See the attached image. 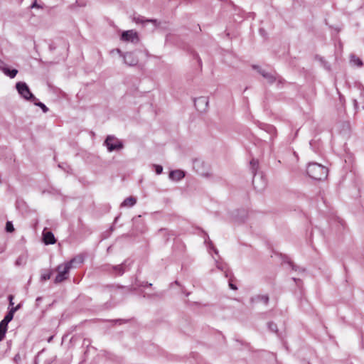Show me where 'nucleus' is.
<instances>
[{"instance_id":"c756f323","label":"nucleus","mask_w":364,"mask_h":364,"mask_svg":"<svg viewBox=\"0 0 364 364\" xmlns=\"http://www.w3.org/2000/svg\"><path fill=\"white\" fill-rule=\"evenodd\" d=\"M31 9H42L43 6L40 4H38L36 1V0H35L33 4L31 5L30 6Z\"/></svg>"},{"instance_id":"1a4fd4ad","label":"nucleus","mask_w":364,"mask_h":364,"mask_svg":"<svg viewBox=\"0 0 364 364\" xmlns=\"http://www.w3.org/2000/svg\"><path fill=\"white\" fill-rule=\"evenodd\" d=\"M248 216V212L245 209L237 210L232 213V217L234 222L244 223Z\"/></svg>"},{"instance_id":"393cba45","label":"nucleus","mask_w":364,"mask_h":364,"mask_svg":"<svg viewBox=\"0 0 364 364\" xmlns=\"http://www.w3.org/2000/svg\"><path fill=\"white\" fill-rule=\"evenodd\" d=\"M268 328H269V329L271 331L274 332V333H277V331H278L277 326L274 322H269L268 323Z\"/></svg>"},{"instance_id":"f3484780","label":"nucleus","mask_w":364,"mask_h":364,"mask_svg":"<svg viewBox=\"0 0 364 364\" xmlns=\"http://www.w3.org/2000/svg\"><path fill=\"white\" fill-rule=\"evenodd\" d=\"M127 267V265L126 262L122 263L119 265L113 266L112 267L113 273L115 274L116 275L121 276L126 271Z\"/></svg>"},{"instance_id":"423d86ee","label":"nucleus","mask_w":364,"mask_h":364,"mask_svg":"<svg viewBox=\"0 0 364 364\" xmlns=\"http://www.w3.org/2000/svg\"><path fill=\"white\" fill-rule=\"evenodd\" d=\"M70 269V264L67 262L59 264L56 268L58 274L55 278V283L58 284L67 279Z\"/></svg>"},{"instance_id":"a211bd4d","label":"nucleus","mask_w":364,"mask_h":364,"mask_svg":"<svg viewBox=\"0 0 364 364\" xmlns=\"http://www.w3.org/2000/svg\"><path fill=\"white\" fill-rule=\"evenodd\" d=\"M14 315V311L9 310V312L4 316V319L0 322V325H1V326L4 328H7L8 323L13 319Z\"/></svg>"},{"instance_id":"7ed1b4c3","label":"nucleus","mask_w":364,"mask_h":364,"mask_svg":"<svg viewBox=\"0 0 364 364\" xmlns=\"http://www.w3.org/2000/svg\"><path fill=\"white\" fill-rule=\"evenodd\" d=\"M16 88L19 95L26 100L34 102L37 101L36 97L32 94L28 86L24 82H18L16 84Z\"/></svg>"},{"instance_id":"cd10ccee","label":"nucleus","mask_w":364,"mask_h":364,"mask_svg":"<svg viewBox=\"0 0 364 364\" xmlns=\"http://www.w3.org/2000/svg\"><path fill=\"white\" fill-rule=\"evenodd\" d=\"M154 167L156 174H161L163 171V167L161 165L154 164Z\"/></svg>"},{"instance_id":"c03bdc74","label":"nucleus","mask_w":364,"mask_h":364,"mask_svg":"<svg viewBox=\"0 0 364 364\" xmlns=\"http://www.w3.org/2000/svg\"><path fill=\"white\" fill-rule=\"evenodd\" d=\"M59 167H60V168H63V166H62V165H60V164L59 165Z\"/></svg>"},{"instance_id":"f257e3e1","label":"nucleus","mask_w":364,"mask_h":364,"mask_svg":"<svg viewBox=\"0 0 364 364\" xmlns=\"http://www.w3.org/2000/svg\"><path fill=\"white\" fill-rule=\"evenodd\" d=\"M258 168V161L256 159H252L250 161V169L253 174L252 184L255 190L261 192L267 186V181L262 173H257Z\"/></svg>"},{"instance_id":"b1692460","label":"nucleus","mask_w":364,"mask_h":364,"mask_svg":"<svg viewBox=\"0 0 364 364\" xmlns=\"http://www.w3.org/2000/svg\"><path fill=\"white\" fill-rule=\"evenodd\" d=\"M6 230L8 232H12L14 231V228L12 222H11V221H7L6 222Z\"/></svg>"},{"instance_id":"0eeeda50","label":"nucleus","mask_w":364,"mask_h":364,"mask_svg":"<svg viewBox=\"0 0 364 364\" xmlns=\"http://www.w3.org/2000/svg\"><path fill=\"white\" fill-rule=\"evenodd\" d=\"M193 168L199 175L203 177H208L210 175L208 166L200 160L193 161Z\"/></svg>"},{"instance_id":"72a5a7b5","label":"nucleus","mask_w":364,"mask_h":364,"mask_svg":"<svg viewBox=\"0 0 364 364\" xmlns=\"http://www.w3.org/2000/svg\"><path fill=\"white\" fill-rule=\"evenodd\" d=\"M114 51H116L117 53H119L121 56L123 57L124 54H122V51L119 49L117 48L115 50H113L112 52H114Z\"/></svg>"},{"instance_id":"39448f33","label":"nucleus","mask_w":364,"mask_h":364,"mask_svg":"<svg viewBox=\"0 0 364 364\" xmlns=\"http://www.w3.org/2000/svg\"><path fill=\"white\" fill-rule=\"evenodd\" d=\"M252 68L253 69L256 70L264 78H265L269 83L272 84L276 81H277L279 83H282V79L277 74L274 73H269L257 65H253Z\"/></svg>"},{"instance_id":"37998d69","label":"nucleus","mask_w":364,"mask_h":364,"mask_svg":"<svg viewBox=\"0 0 364 364\" xmlns=\"http://www.w3.org/2000/svg\"><path fill=\"white\" fill-rule=\"evenodd\" d=\"M52 341V337L48 339V341Z\"/></svg>"},{"instance_id":"e433bc0d","label":"nucleus","mask_w":364,"mask_h":364,"mask_svg":"<svg viewBox=\"0 0 364 364\" xmlns=\"http://www.w3.org/2000/svg\"><path fill=\"white\" fill-rule=\"evenodd\" d=\"M217 267L220 269H221L222 271L223 270V268L222 267H220L219 264L217 265Z\"/></svg>"},{"instance_id":"4be33fe9","label":"nucleus","mask_w":364,"mask_h":364,"mask_svg":"<svg viewBox=\"0 0 364 364\" xmlns=\"http://www.w3.org/2000/svg\"><path fill=\"white\" fill-rule=\"evenodd\" d=\"M257 299L259 301H262V302H263L265 304H268L269 299L268 295H267V294L259 295V296H257Z\"/></svg>"},{"instance_id":"6e6552de","label":"nucleus","mask_w":364,"mask_h":364,"mask_svg":"<svg viewBox=\"0 0 364 364\" xmlns=\"http://www.w3.org/2000/svg\"><path fill=\"white\" fill-rule=\"evenodd\" d=\"M121 40L132 43H137L139 41L138 34L133 30L126 31L122 33Z\"/></svg>"},{"instance_id":"ddd939ff","label":"nucleus","mask_w":364,"mask_h":364,"mask_svg":"<svg viewBox=\"0 0 364 364\" xmlns=\"http://www.w3.org/2000/svg\"><path fill=\"white\" fill-rule=\"evenodd\" d=\"M43 240L46 245H53L56 242L54 235L50 231L43 232Z\"/></svg>"},{"instance_id":"473e14b6","label":"nucleus","mask_w":364,"mask_h":364,"mask_svg":"<svg viewBox=\"0 0 364 364\" xmlns=\"http://www.w3.org/2000/svg\"><path fill=\"white\" fill-rule=\"evenodd\" d=\"M13 298H14V296H13L12 295H9V305H10V306H13V305H14V303H13Z\"/></svg>"},{"instance_id":"ea45409f","label":"nucleus","mask_w":364,"mask_h":364,"mask_svg":"<svg viewBox=\"0 0 364 364\" xmlns=\"http://www.w3.org/2000/svg\"><path fill=\"white\" fill-rule=\"evenodd\" d=\"M146 286H151V284H148V282H146Z\"/></svg>"},{"instance_id":"58836bf2","label":"nucleus","mask_w":364,"mask_h":364,"mask_svg":"<svg viewBox=\"0 0 364 364\" xmlns=\"http://www.w3.org/2000/svg\"><path fill=\"white\" fill-rule=\"evenodd\" d=\"M289 264L292 267V269H294V265L291 262H289Z\"/></svg>"},{"instance_id":"f8f14e48","label":"nucleus","mask_w":364,"mask_h":364,"mask_svg":"<svg viewBox=\"0 0 364 364\" xmlns=\"http://www.w3.org/2000/svg\"><path fill=\"white\" fill-rule=\"evenodd\" d=\"M107 287L111 289L112 291L113 290V291H120L122 294H127V293L131 292L132 291H133L134 289L131 286L125 287V286H120V285H115V284L108 286Z\"/></svg>"},{"instance_id":"bb28decb","label":"nucleus","mask_w":364,"mask_h":364,"mask_svg":"<svg viewBox=\"0 0 364 364\" xmlns=\"http://www.w3.org/2000/svg\"><path fill=\"white\" fill-rule=\"evenodd\" d=\"M6 328H4L0 325V341H2L6 333Z\"/></svg>"},{"instance_id":"20e7f679","label":"nucleus","mask_w":364,"mask_h":364,"mask_svg":"<svg viewBox=\"0 0 364 364\" xmlns=\"http://www.w3.org/2000/svg\"><path fill=\"white\" fill-rule=\"evenodd\" d=\"M108 151H119L124 147L123 143L118 138L113 135H108L104 141Z\"/></svg>"},{"instance_id":"9b49d317","label":"nucleus","mask_w":364,"mask_h":364,"mask_svg":"<svg viewBox=\"0 0 364 364\" xmlns=\"http://www.w3.org/2000/svg\"><path fill=\"white\" fill-rule=\"evenodd\" d=\"M123 58L124 63L129 66L136 65L139 62L138 58L132 52L125 53L123 55Z\"/></svg>"},{"instance_id":"2eb2a0df","label":"nucleus","mask_w":364,"mask_h":364,"mask_svg":"<svg viewBox=\"0 0 364 364\" xmlns=\"http://www.w3.org/2000/svg\"><path fill=\"white\" fill-rule=\"evenodd\" d=\"M185 176V173L181 170H174L169 173V178L173 181H180Z\"/></svg>"},{"instance_id":"a878e982","label":"nucleus","mask_w":364,"mask_h":364,"mask_svg":"<svg viewBox=\"0 0 364 364\" xmlns=\"http://www.w3.org/2000/svg\"><path fill=\"white\" fill-rule=\"evenodd\" d=\"M51 277V272H48L47 273H44L41 274V279L43 281H46L50 279Z\"/></svg>"},{"instance_id":"f704fd0d","label":"nucleus","mask_w":364,"mask_h":364,"mask_svg":"<svg viewBox=\"0 0 364 364\" xmlns=\"http://www.w3.org/2000/svg\"><path fill=\"white\" fill-rule=\"evenodd\" d=\"M49 48H50V50H53L55 49V47L53 45H50L49 46Z\"/></svg>"},{"instance_id":"79ce46f5","label":"nucleus","mask_w":364,"mask_h":364,"mask_svg":"<svg viewBox=\"0 0 364 364\" xmlns=\"http://www.w3.org/2000/svg\"><path fill=\"white\" fill-rule=\"evenodd\" d=\"M118 219V217L115 218L114 222H116Z\"/></svg>"},{"instance_id":"aec40b11","label":"nucleus","mask_w":364,"mask_h":364,"mask_svg":"<svg viewBox=\"0 0 364 364\" xmlns=\"http://www.w3.org/2000/svg\"><path fill=\"white\" fill-rule=\"evenodd\" d=\"M2 70L6 75L10 77L11 78L15 77V76L18 73V70L16 69H10L9 68H3Z\"/></svg>"},{"instance_id":"c9c22d12","label":"nucleus","mask_w":364,"mask_h":364,"mask_svg":"<svg viewBox=\"0 0 364 364\" xmlns=\"http://www.w3.org/2000/svg\"><path fill=\"white\" fill-rule=\"evenodd\" d=\"M41 299H42L41 297H38V298L36 299V302H39V301H41Z\"/></svg>"},{"instance_id":"7c9ffc66","label":"nucleus","mask_w":364,"mask_h":364,"mask_svg":"<svg viewBox=\"0 0 364 364\" xmlns=\"http://www.w3.org/2000/svg\"><path fill=\"white\" fill-rule=\"evenodd\" d=\"M20 308H21V304H19L15 307L12 306L10 310L13 311L14 313L15 314V312L17 311Z\"/></svg>"},{"instance_id":"dca6fc26","label":"nucleus","mask_w":364,"mask_h":364,"mask_svg":"<svg viewBox=\"0 0 364 364\" xmlns=\"http://www.w3.org/2000/svg\"><path fill=\"white\" fill-rule=\"evenodd\" d=\"M134 21L136 23H141V24H144L147 22H151L154 25L155 27H156L159 25V23H158L156 19H147V18H145L144 16H141L134 17Z\"/></svg>"},{"instance_id":"412c9836","label":"nucleus","mask_w":364,"mask_h":364,"mask_svg":"<svg viewBox=\"0 0 364 364\" xmlns=\"http://www.w3.org/2000/svg\"><path fill=\"white\" fill-rule=\"evenodd\" d=\"M350 63L353 65H356L358 67H360V66L363 65L362 60L359 58L355 56V55H351V57H350Z\"/></svg>"},{"instance_id":"c85d7f7f","label":"nucleus","mask_w":364,"mask_h":364,"mask_svg":"<svg viewBox=\"0 0 364 364\" xmlns=\"http://www.w3.org/2000/svg\"><path fill=\"white\" fill-rule=\"evenodd\" d=\"M205 242H206V243L208 244V247H209V248H211V249H213V250L214 252H215L216 255H218V250L216 248H215V247L213 246V242H212L210 240H208V242H207V241L205 240Z\"/></svg>"},{"instance_id":"4468645a","label":"nucleus","mask_w":364,"mask_h":364,"mask_svg":"<svg viewBox=\"0 0 364 364\" xmlns=\"http://www.w3.org/2000/svg\"><path fill=\"white\" fill-rule=\"evenodd\" d=\"M84 262V257L78 255L68 262V264H70V268H76L78 265H80Z\"/></svg>"},{"instance_id":"a19ab883","label":"nucleus","mask_w":364,"mask_h":364,"mask_svg":"<svg viewBox=\"0 0 364 364\" xmlns=\"http://www.w3.org/2000/svg\"><path fill=\"white\" fill-rule=\"evenodd\" d=\"M225 277H228V272H225Z\"/></svg>"},{"instance_id":"6ab92c4d","label":"nucleus","mask_w":364,"mask_h":364,"mask_svg":"<svg viewBox=\"0 0 364 364\" xmlns=\"http://www.w3.org/2000/svg\"><path fill=\"white\" fill-rule=\"evenodd\" d=\"M136 203V200L135 198L130 196L127 198L121 204L122 207H132Z\"/></svg>"},{"instance_id":"f03ea898","label":"nucleus","mask_w":364,"mask_h":364,"mask_svg":"<svg viewBox=\"0 0 364 364\" xmlns=\"http://www.w3.org/2000/svg\"><path fill=\"white\" fill-rule=\"evenodd\" d=\"M307 174L314 180L321 181L326 179L328 176V168L318 163H309L307 169Z\"/></svg>"},{"instance_id":"5701e85b","label":"nucleus","mask_w":364,"mask_h":364,"mask_svg":"<svg viewBox=\"0 0 364 364\" xmlns=\"http://www.w3.org/2000/svg\"><path fill=\"white\" fill-rule=\"evenodd\" d=\"M33 102L34 103L35 105L41 107L44 113L48 112V108L43 102H36V101H34Z\"/></svg>"},{"instance_id":"4c0bfd02","label":"nucleus","mask_w":364,"mask_h":364,"mask_svg":"<svg viewBox=\"0 0 364 364\" xmlns=\"http://www.w3.org/2000/svg\"><path fill=\"white\" fill-rule=\"evenodd\" d=\"M293 279H294V282H296L297 281H299V279H296V278H293Z\"/></svg>"},{"instance_id":"2f4dec72","label":"nucleus","mask_w":364,"mask_h":364,"mask_svg":"<svg viewBox=\"0 0 364 364\" xmlns=\"http://www.w3.org/2000/svg\"><path fill=\"white\" fill-rule=\"evenodd\" d=\"M229 287L230 289H233V290H236L237 289L236 285L233 284L231 282H229Z\"/></svg>"},{"instance_id":"9d476101","label":"nucleus","mask_w":364,"mask_h":364,"mask_svg":"<svg viewBox=\"0 0 364 364\" xmlns=\"http://www.w3.org/2000/svg\"><path fill=\"white\" fill-rule=\"evenodd\" d=\"M194 105L196 108L199 112H204L206 110L208 106V97L202 96L194 100Z\"/></svg>"}]
</instances>
